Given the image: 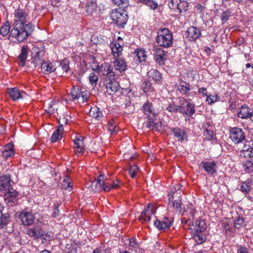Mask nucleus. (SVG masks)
Instances as JSON below:
<instances>
[{
  "label": "nucleus",
  "instance_id": "obj_1",
  "mask_svg": "<svg viewBox=\"0 0 253 253\" xmlns=\"http://www.w3.org/2000/svg\"><path fill=\"white\" fill-rule=\"evenodd\" d=\"M13 28L9 36L21 42L26 40L34 30L30 22V16L27 9L18 8L14 12Z\"/></svg>",
  "mask_w": 253,
  "mask_h": 253
},
{
  "label": "nucleus",
  "instance_id": "obj_2",
  "mask_svg": "<svg viewBox=\"0 0 253 253\" xmlns=\"http://www.w3.org/2000/svg\"><path fill=\"white\" fill-rule=\"evenodd\" d=\"M185 224L188 225L192 230L193 239L195 242L201 244L205 241V235L203 233L206 228L205 221L201 219H197L194 222L191 219L185 221Z\"/></svg>",
  "mask_w": 253,
  "mask_h": 253
},
{
  "label": "nucleus",
  "instance_id": "obj_3",
  "mask_svg": "<svg viewBox=\"0 0 253 253\" xmlns=\"http://www.w3.org/2000/svg\"><path fill=\"white\" fill-rule=\"evenodd\" d=\"M156 42L158 46L169 47L172 44V35L166 28L160 29L157 32Z\"/></svg>",
  "mask_w": 253,
  "mask_h": 253
},
{
  "label": "nucleus",
  "instance_id": "obj_4",
  "mask_svg": "<svg viewBox=\"0 0 253 253\" xmlns=\"http://www.w3.org/2000/svg\"><path fill=\"white\" fill-rule=\"evenodd\" d=\"M70 94L74 100H78L79 102H87L90 96V93L86 90H82L78 86H74L71 90Z\"/></svg>",
  "mask_w": 253,
  "mask_h": 253
},
{
  "label": "nucleus",
  "instance_id": "obj_5",
  "mask_svg": "<svg viewBox=\"0 0 253 253\" xmlns=\"http://www.w3.org/2000/svg\"><path fill=\"white\" fill-rule=\"evenodd\" d=\"M94 70L109 80H115L117 77V74L113 71L112 66L107 62L102 63L101 66L97 65Z\"/></svg>",
  "mask_w": 253,
  "mask_h": 253
},
{
  "label": "nucleus",
  "instance_id": "obj_6",
  "mask_svg": "<svg viewBox=\"0 0 253 253\" xmlns=\"http://www.w3.org/2000/svg\"><path fill=\"white\" fill-rule=\"evenodd\" d=\"M113 22L120 27H124L127 21V15L125 12H121L117 10H113L111 14Z\"/></svg>",
  "mask_w": 253,
  "mask_h": 253
},
{
  "label": "nucleus",
  "instance_id": "obj_7",
  "mask_svg": "<svg viewBox=\"0 0 253 253\" xmlns=\"http://www.w3.org/2000/svg\"><path fill=\"white\" fill-rule=\"evenodd\" d=\"M230 138L235 144H239L245 139V133L242 129L233 127L230 130Z\"/></svg>",
  "mask_w": 253,
  "mask_h": 253
},
{
  "label": "nucleus",
  "instance_id": "obj_8",
  "mask_svg": "<svg viewBox=\"0 0 253 253\" xmlns=\"http://www.w3.org/2000/svg\"><path fill=\"white\" fill-rule=\"evenodd\" d=\"M179 113L189 117L192 116L195 113V105L187 99H184L179 105Z\"/></svg>",
  "mask_w": 253,
  "mask_h": 253
},
{
  "label": "nucleus",
  "instance_id": "obj_9",
  "mask_svg": "<svg viewBox=\"0 0 253 253\" xmlns=\"http://www.w3.org/2000/svg\"><path fill=\"white\" fill-rule=\"evenodd\" d=\"M153 49L154 59L159 65H163L167 60V52L158 46H155Z\"/></svg>",
  "mask_w": 253,
  "mask_h": 253
},
{
  "label": "nucleus",
  "instance_id": "obj_10",
  "mask_svg": "<svg viewBox=\"0 0 253 253\" xmlns=\"http://www.w3.org/2000/svg\"><path fill=\"white\" fill-rule=\"evenodd\" d=\"M26 233L30 237L36 240L42 237L44 235V232L42 230L41 226L36 223L33 227L28 228L26 230Z\"/></svg>",
  "mask_w": 253,
  "mask_h": 253
},
{
  "label": "nucleus",
  "instance_id": "obj_11",
  "mask_svg": "<svg viewBox=\"0 0 253 253\" xmlns=\"http://www.w3.org/2000/svg\"><path fill=\"white\" fill-rule=\"evenodd\" d=\"M155 212L154 206L149 203L144 210L142 212L139 220L142 222H148L150 220V216Z\"/></svg>",
  "mask_w": 253,
  "mask_h": 253
},
{
  "label": "nucleus",
  "instance_id": "obj_12",
  "mask_svg": "<svg viewBox=\"0 0 253 253\" xmlns=\"http://www.w3.org/2000/svg\"><path fill=\"white\" fill-rule=\"evenodd\" d=\"M22 224L25 226L32 225L35 220V217L33 213L29 211H23L19 215Z\"/></svg>",
  "mask_w": 253,
  "mask_h": 253
},
{
  "label": "nucleus",
  "instance_id": "obj_13",
  "mask_svg": "<svg viewBox=\"0 0 253 253\" xmlns=\"http://www.w3.org/2000/svg\"><path fill=\"white\" fill-rule=\"evenodd\" d=\"M171 132L178 141L183 142L188 139V134L185 129L175 127L171 128Z\"/></svg>",
  "mask_w": 253,
  "mask_h": 253
},
{
  "label": "nucleus",
  "instance_id": "obj_14",
  "mask_svg": "<svg viewBox=\"0 0 253 253\" xmlns=\"http://www.w3.org/2000/svg\"><path fill=\"white\" fill-rule=\"evenodd\" d=\"M114 81L115 80H109L107 78L104 79L106 91L110 95L115 94L119 88V83Z\"/></svg>",
  "mask_w": 253,
  "mask_h": 253
},
{
  "label": "nucleus",
  "instance_id": "obj_15",
  "mask_svg": "<svg viewBox=\"0 0 253 253\" xmlns=\"http://www.w3.org/2000/svg\"><path fill=\"white\" fill-rule=\"evenodd\" d=\"M113 66L114 67L115 72L117 74V77L118 74L122 73L126 69V63L125 60L118 57L115 58V61L113 62Z\"/></svg>",
  "mask_w": 253,
  "mask_h": 253
},
{
  "label": "nucleus",
  "instance_id": "obj_16",
  "mask_svg": "<svg viewBox=\"0 0 253 253\" xmlns=\"http://www.w3.org/2000/svg\"><path fill=\"white\" fill-rule=\"evenodd\" d=\"M253 116V109L248 106H242L238 111V116L243 119L251 118Z\"/></svg>",
  "mask_w": 253,
  "mask_h": 253
},
{
  "label": "nucleus",
  "instance_id": "obj_17",
  "mask_svg": "<svg viewBox=\"0 0 253 253\" xmlns=\"http://www.w3.org/2000/svg\"><path fill=\"white\" fill-rule=\"evenodd\" d=\"M185 35L189 41H194L202 36V33L197 27L191 26L188 28Z\"/></svg>",
  "mask_w": 253,
  "mask_h": 253
},
{
  "label": "nucleus",
  "instance_id": "obj_18",
  "mask_svg": "<svg viewBox=\"0 0 253 253\" xmlns=\"http://www.w3.org/2000/svg\"><path fill=\"white\" fill-rule=\"evenodd\" d=\"M7 93L9 97L14 101L23 98L24 95L26 94L24 91L20 90L19 88L16 87L8 88Z\"/></svg>",
  "mask_w": 253,
  "mask_h": 253
},
{
  "label": "nucleus",
  "instance_id": "obj_19",
  "mask_svg": "<svg viewBox=\"0 0 253 253\" xmlns=\"http://www.w3.org/2000/svg\"><path fill=\"white\" fill-rule=\"evenodd\" d=\"M12 182L9 174H3L0 176V191H6L10 188Z\"/></svg>",
  "mask_w": 253,
  "mask_h": 253
},
{
  "label": "nucleus",
  "instance_id": "obj_20",
  "mask_svg": "<svg viewBox=\"0 0 253 253\" xmlns=\"http://www.w3.org/2000/svg\"><path fill=\"white\" fill-rule=\"evenodd\" d=\"M241 153L245 157H253V140H246Z\"/></svg>",
  "mask_w": 253,
  "mask_h": 253
},
{
  "label": "nucleus",
  "instance_id": "obj_21",
  "mask_svg": "<svg viewBox=\"0 0 253 253\" xmlns=\"http://www.w3.org/2000/svg\"><path fill=\"white\" fill-rule=\"evenodd\" d=\"M200 165L209 174L213 175L216 172V165L214 162L202 161Z\"/></svg>",
  "mask_w": 253,
  "mask_h": 253
},
{
  "label": "nucleus",
  "instance_id": "obj_22",
  "mask_svg": "<svg viewBox=\"0 0 253 253\" xmlns=\"http://www.w3.org/2000/svg\"><path fill=\"white\" fill-rule=\"evenodd\" d=\"M55 63L49 61H42L41 66V72L44 74H49L56 70Z\"/></svg>",
  "mask_w": 253,
  "mask_h": 253
},
{
  "label": "nucleus",
  "instance_id": "obj_23",
  "mask_svg": "<svg viewBox=\"0 0 253 253\" xmlns=\"http://www.w3.org/2000/svg\"><path fill=\"white\" fill-rule=\"evenodd\" d=\"M74 148L76 154L79 155L84 153L85 149L84 145L83 137L80 136L76 138L74 141Z\"/></svg>",
  "mask_w": 253,
  "mask_h": 253
},
{
  "label": "nucleus",
  "instance_id": "obj_24",
  "mask_svg": "<svg viewBox=\"0 0 253 253\" xmlns=\"http://www.w3.org/2000/svg\"><path fill=\"white\" fill-rule=\"evenodd\" d=\"M171 224V220L167 217H164L162 220H157L154 222V225L160 230L169 228Z\"/></svg>",
  "mask_w": 253,
  "mask_h": 253
},
{
  "label": "nucleus",
  "instance_id": "obj_25",
  "mask_svg": "<svg viewBox=\"0 0 253 253\" xmlns=\"http://www.w3.org/2000/svg\"><path fill=\"white\" fill-rule=\"evenodd\" d=\"M18 196V192L12 188H10L7 189V191L5 193L4 198V200L7 201V203H14L17 200Z\"/></svg>",
  "mask_w": 253,
  "mask_h": 253
},
{
  "label": "nucleus",
  "instance_id": "obj_26",
  "mask_svg": "<svg viewBox=\"0 0 253 253\" xmlns=\"http://www.w3.org/2000/svg\"><path fill=\"white\" fill-rule=\"evenodd\" d=\"M141 110L148 117H150V115L154 116L157 114L152 102L148 100L144 103L142 106Z\"/></svg>",
  "mask_w": 253,
  "mask_h": 253
},
{
  "label": "nucleus",
  "instance_id": "obj_27",
  "mask_svg": "<svg viewBox=\"0 0 253 253\" xmlns=\"http://www.w3.org/2000/svg\"><path fill=\"white\" fill-rule=\"evenodd\" d=\"M203 134L207 140H211L214 135L212 126L209 123H204L202 126Z\"/></svg>",
  "mask_w": 253,
  "mask_h": 253
},
{
  "label": "nucleus",
  "instance_id": "obj_28",
  "mask_svg": "<svg viewBox=\"0 0 253 253\" xmlns=\"http://www.w3.org/2000/svg\"><path fill=\"white\" fill-rule=\"evenodd\" d=\"M128 250L134 252L135 253H143V250L140 248V244L137 242L135 238L133 237L129 239Z\"/></svg>",
  "mask_w": 253,
  "mask_h": 253
},
{
  "label": "nucleus",
  "instance_id": "obj_29",
  "mask_svg": "<svg viewBox=\"0 0 253 253\" xmlns=\"http://www.w3.org/2000/svg\"><path fill=\"white\" fill-rule=\"evenodd\" d=\"M28 54V48L27 46L24 45L22 47L20 54L18 57L19 61V64L21 66H24L25 65V62L27 60Z\"/></svg>",
  "mask_w": 253,
  "mask_h": 253
},
{
  "label": "nucleus",
  "instance_id": "obj_30",
  "mask_svg": "<svg viewBox=\"0 0 253 253\" xmlns=\"http://www.w3.org/2000/svg\"><path fill=\"white\" fill-rule=\"evenodd\" d=\"M110 47L114 58L119 57L121 55L123 47L119 43L116 42H112L111 43Z\"/></svg>",
  "mask_w": 253,
  "mask_h": 253
},
{
  "label": "nucleus",
  "instance_id": "obj_31",
  "mask_svg": "<svg viewBox=\"0 0 253 253\" xmlns=\"http://www.w3.org/2000/svg\"><path fill=\"white\" fill-rule=\"evenodd\" d=\"M177 89L182 94L188 95L191 90L190 84L184 81L181 80L179 84L177 85Z\"/></svg>",
  "mask_w": 253,
  "mask_h": 253
},
{
  "label": "nucleus",
  "instance_id": "obj_32",
  "mask_svg": "<svg viewBox=\"0 0 253 253\" xmlns=\"http://www.w3.org/2000/svg\"><path fill=\"white\" fill-rule=\"evenodd\" d=\"M240 190L244 193H248L253 192V180L252 181L249 180L242 182L240 187Z\"/></svg>",
  "mask_w": 253,
  "mask_h": 253
},
{
  "label": "nucleus",
  "instance_id": "obj_33",
  "mask_svg": "<svg viewBox=\"0 0 253 253\" xmlns=\"http://www.w3.org/2000/svg\"><path fill=\"white\" fill-rule=\"evenodd\" d=\"M63 132V127L62 126H59L56 130H55L50 138L51 142H55L62 137V134Z\"/></svg>",
  "mask_w": 253,
  "mask_h": 253
},
{
  "label": "nucleus",
  "instance_id": "obj_34",
  "mask_svg": "<svg viewBox=\"0 0 253 253\" xmlns=\"http://www.w3.org/2000/svg\"><path fill=\"white\" fill-rule=\"evenodd\" d=\"M14 155L13 145L12 143H8L6 145L2 151V156L3 158L7 159Z\"/></svg>",
  "mask_w": 253,
  "mask_h": 253
},
{
  "label": "nucleus",
  "instance_id": "obj_35",
  "mask_svg": "<svg viewBox=\"0 0 253 253\" xmlns=\"http://www.w3.org/2000/svg\"><path fill=\"white\" fill-rule=\"evenodd\" d=\"M107 127L110 133L112 135L116 134L120 130L118 126V123L114 120H110L107 124Z\"/></svg>",
  "mask_w": 253,
  "mask_h": 253
},
{
  "label": "nucleus",
  "instance_id": "obj_36",
  "mask_svg": "<svg viewBox=\"0 0 253 253\" xmlns=\"http://www.w3.org/2000/svg\"><path fill=\"white\" fill-rule=\"evenodd\" d=\"M90 116L99 120L102 117V113L96 106L91 107L89 112Z\"/></svg>",
  "mask_w": 253,
  "mask_h": 253
},
{
  "label": "nucleus",
  "instance_id": "obj_37",
  "mask_svg": "<svg viewBox=\"0 0 253 253\" xmlns=\"http://www.w3.org/2000/svg\"><path fill=\"white\" fill-rule=\"evenodd\" d=\"M148 76L156 82H160L162 79L161 74L156 69H152L148 73Z\"/></svg>",
  "mask_w": 253,
  "mask_h": 253
},
{
  "label": "nucleus",
  "instance_id": "obj_38",
  "mask_svg": "<svg viewBox=\"0 0 253 253\" xmlns=\"http://www.w3.org/2000/svg\"><path fill=\"white\" fill-rule=\"evenodd\" d=\"M243 169L245 173H253V162L247 160L243 162Z\"/></svg>",
  "mask_w": 253,
  "mask_h": 253
},
{
  "label": "nucleus",
  "instance_id": "obj_39",
  "mask_svg": "<svg viewBox=\"0 0 253 253\" xmlns=\"http://www.w3.org/2000/svg\"><path fill=\"white\" fill-rule=\"evenodd\" d=\"M137 2L142 3L152 10H155L158 7V4L154 0H136Z\"/></svg>",
  "mask_w": 253,
  "mask_h": 253
},
{
  "label": "nucleus",
  "instance_id": "obj_40",
  "mask_svg": "<svg viewBox=\"0 0 253 253\" xmlns=\"http://www.w3.org/2000/svg\"><path fill=\"white\" fill-rule=\"evenodd\" d=\"M0 218V228H5L10 220V215L8 213L1 214Z\"/></svg>",
  "mask_w": 253,
  "mask_h": 253
},
{
  "label": "nucleus",
  "instance_id": "obj_41",
  "mask_svg": "<svg viewBox=\"0 0 253 253\" xmlns=\"http://www.w3.org/2000/svg\"><path fill=\"white\" fill-rule=\"evenodd\" d=\"M103 190L105 192L110 191V188L105 182H99V181L96 182L95 191H100Z\"/></svg>",
  "mask_w": 253,
  "mask_h": 253
},
{
  "label": "nucleus",
  "instance_id": "obj_42",
  "mask_svg": "<svg viewBox=\"0 0 253 253\" xmlns=\"http://www.w3.org/2000/svg\"><path fill=\"white\" fill-rule=\"evenodd\" d=\"M10 31V24L8 22H5L0 28V33L2 36L7 35Z\"/></svg>",
  "mask_w": 253,
  "mask_h": 253
},
{
  "label": "nucleus",
  "instance_id": "obj_43",
  "mask_svg": "<svg viewBox=\"0 0 253 253\" xmlns=\"http://www.w3.org/2000/svg\"><path fill=\"white\" fill-rule=\"evenodd\" d=\"M142 87L143 91L145 93L152 92L154 90L153 87L152 86V84L148 81H144L142 84Z\"/></svg>",
  "mask_w": 253,
  "mask_h": 253
},
{
  "label": "nucleus",
  "instance_id": "obj_44",
  "mask_svg": "<svg viewBox=\"0 0 253 253\" xmlns=\"http://www.w3.org/2000/svg\"><path fill=\"white\" fill-rule=\"evenodd\" d=\"M88 80L89 83L92 87H95L96 85L97 82L98 80V76L94 73H91L88 76Z\"/></svg>",
  "mask_w": 253,
  "mask_h": 253
},
{
  "label": "nucleus",
  "instance_id": "obj_45",
  "mask_svg": "<svg viewBox=\"0 0 253 253\" xmlns=\"http://www.w3.org/2000/svg\"><path fill=\"white\" fill-rule=\"evenodd\" d=\"M232 16V12L229 9L224 11L221 15L222 23L223 24L228 20L229 17Z\"/></svg>",
  "mask_w": 253,
  "mask_h": 253
},
{
  "label": "nucleus",
  "instance_id": "obj_46",
  "mask_svg": "<svg viewBox=\"0 0 253 253\" xmlns=\"http://www.w3.org/2000/svg\"><path fill=\"white\" fill-rule=\"evenodd\" d=\"M147 127L150 128L153 130H158L159 129V123H155L153 121V119H149V121H148L147 125Z\"/></svg>",
  "mask_w": 253,
  "mask_h": 253
},
{
  "label": "nucleus",
  "instance_id": "obj_47",
  "mask_svg": "<svg viewBox=\"0 0 253 253\" xmlns=\"http://www.w3.org/2000/svg\"><path fill=\"white\" fill-rule=\"evenodd\" d=\"M146 55L145 53V51L140 50L136 52V60H138L139 62H142L146 60Z\"/></svg>",
  "mask_w": 253,
  "mask_h": 253
},
{
  "label": "nucleus",
  "instance_id": "obj_48",
  "mask_svg": "<svg viewBox=\"0 0 253 253\" xmlns=\"http://www.w3.org/2000/svg\"><path fill=\"white\" fill-rule=\"evenodd\" d=\"M60 206V204L58 202H56L54 204L53 208V211H52V214L51 215V216L52 217H56L59 215L60 211L59 210V207Z\"/></svg>",
  "mask_w": 253,
  "mask_h": 253
},
{
  "label": "nucleus",
  "instance_id": "obj_49",
  "mask_svg": "<svg viewBox=\"0 0 253 253\" xmlns=\"http://www.w3.org/2000/svg\"><path fill=\"white\" fill-rule=\"evenodd\" d=\"M206 101L209 104H211L219 100V97L216 94L215 95H208Z\"/></svg>",
  "mask_w": 253,
  "mask_h": 253
},
{
  "label": "nucleus",
  "instance_id": "obj_50",
  "mask_svg": "<svg viewBox=\"0 0 253 253\" xmlns=\"http://www.w3.org/2000/svg\"><path fill=\"white\" fill-rule=\"evenodd\" d=\"M113 3L122 7H126L128 4V0H112Z\"/></svg>",
  "mask_w": 253,
  "mask_h": 253
},
{
  "label": "nucleus",
  "instance_id": "obj_51",
  "mask_svg": "<svg viewBox=\"0 0 253 253\" xmlns=\"http://www.w3.org/2000/svg\"><path fill=\"white\" fill-rule=\"evenodd\" d=\"M167 110L171 113L179 112V105H177L174 103L171 104L167 108Z\"/></svg>",
  "mask_w": 253,
  "mask_h": 253
},
{
  "label": "nucleus",
  "instance_id": "obj_52",
  "mask_svg": "<svg viewBox=\"0 0 253 253\" xmlns=\"http://www.w3.org/2000/svg\"><path fill=\"white\" fill-rule=\"evenodd\" d=\"M244 222V218L238 216L234 220V226L236 228L239 229Z\"/></svg>",
  "mask_w": 253,
  "mask_h": 253
},
{
  "label": "nucleus",
  "instance_id": "obj_53",
  "mask_svg": "<svg viewBox=\"0 0 253 253\" xmlns=\"http://www.w3.org/2000/svg\"><path fill=\"white\" fill-rule=\"evenodd\" d=\"M69 61L67 59H64L60 62V66L63 71L67 72L69 70Z\"/></svg>",
  "mask_w": 253,
  "mask_h": 253
},
{
  "label": "nucleus",
  "instance_id": "obj_54",
  "mask_svg": "<svg viewBox=\"0 0 253 253\" xmlns=\"http://www.w3.org/2000/svg\"><path fill=\"white\" fill-rule=\"evenodd\" d=\"M138 168L136 166L133 165L130 167L129 169V173L132 178H134L136 176Z\"/></svg>",
  "mask_w": 253,
  "mask_h": 253
},
{
  "label": "nucleus",
  "instance_id": "obj_55",
  "mask_svg": "<svg viewBox=\"0 0 253 253\" xmlns=\"http://www.w3.org/2000/svg\"><path fill=\"white\" fill-rule=\"evenodd\" d=\"M87 9L86 11L87 12L91 13L96 8V4L95 3L93 2L88 1L86 4Z\"/></svg>",
  "mask_w": 253,
  "mask_h": 253
},
{
  "label": "nucleus",
  "instance_id": "obj_56",
  "mask_svg": "<svg viewBox=\"0 0 253 253\" xmlns=\"http://www.w3.org/2000/svg\"><path fill=\"white\" fill-rule=\"evenodd\" d=\"M181 205L182 202L180 199L175 200L172 203L173 207L176 209L178 211H181Z\"/></svg>",
  "mask_w": 253,
  "mask_h": 253
},
{
  "label": "nucleus",
  "instance_id": "obj_57",
  "mask_svg": "<svg viewBox=\"0 0 253 253\" xmlns=\"http://www.w3.org/2000/svg\"><path fill=\"white\" fill-rule=\"evenodd\" d=\"M107 184L108 185V187L110 188V191L113 189H117L119 188L120 186V182L116 180V181H113L112 184H109L108 183H107Z\"/></svg>",
  "mask_w": 253,
  "mask_h": 253
},
{
  "label": "nucleus",
  "instance_id": "obj_58",
  "mask_svg": "<svg viewBox=\"0 0 253 253\" xmlns=\"http://www.w3.org/2000/svg\"><path fill=\"white\" fill-rule=\"evenodd\" d=\"M178 1L179 0H170L169 3V7L173 9L177 7L179 4Z\"/></svg>",
  "mask_w": 253,
  "mask_h": 253
},
{
  "label": "nucleus",
  "instance_id": "obj_59",
  "mask_svg": "<svg viewBox=\"0 0 253 253\" xmlns=\"http://www.w3.org/2000/svg\"><path fill=\"white\" fill-rule=\"evenodd\" d=\"M237 253H249L248 249L246 247L240 246L237 250Z\"/></svg>",
  "mask_w": 253,
  "mask_h": 253
},
{
  "label": "nucleus",
  "instance_id": "obj_60",
  "mask_svg": "<svg viewBox=\"0 0 253 253\" xmlns=\"http://www.w3.org/2000/svg\"><path fill=\"white\" fill-rule=\"evenodd\" d=\"M198 92L200 94H202L204 96H207V88L205 87H201L199 88L198 90Z\"/></svg>",
  "mask_w": 253,
  "mask_h": 253
},
{
  "label": "nucleus",
  "instance_id": "obj_61",
  "mask_svg": "<svg viewBox=\"0 0 253 253\" xmlns=\"http://www.w3.org/2000/svg\"><path fill=\"white\" fill-rule=\"evenodd\" d=\"M40 54V52H39V53L37 52L36 56H35V57L34 58V61L36 63L38 64V62L41 61V59H40V57H39Z\"/></svg>",
  "mask_w": 253,
  "mask_h": 253
},
{
  "label": "nucleus",
  "instance_id": "obj_62",
  "mask_svg": "<svg viewBox=\"0 0 253 253\" xmlns=\"http://www.w3.org/2000/svg\"><path fill=\"white\" fill-rule=\"evenodd\" d=\"M104 175L100 174L98 176V178L96 181H99V182H105L104 181Z\"/></svg>",
  "mask_w": 253,
  "mask_h": 253
},
{
  "label": "nucleus",
  "instance_id": "obj_63",
  "mask_svg": "<svg viewBox=\"0 0 253 253\" xmlns=\"http://www.w3.org/2000/svg\"><path fill=\"white\" fill-rule=\"evenodd\" d=\"M47 113L49 114H52L54 113V110H52V106H50L48 108L47 110Z\"/></svg>",
  "mask_w": 253,
  "mask_h": 253
},
{
  "label": "nucleus",
  "instance_id": "obj_64",
  "mask_svg": "<svg viewBox=\"0 0 253 253\" xmlns=\"http://www.w3.org/2000/svg\"><path fill=\"white\" fill-rule=\"evenodd\" d=\"M92 253H102V252L99 249L96 248L93 250Z\"/></svg>",
  "mask_w": 253,
  "mask_h": 253
}]
</instances>
